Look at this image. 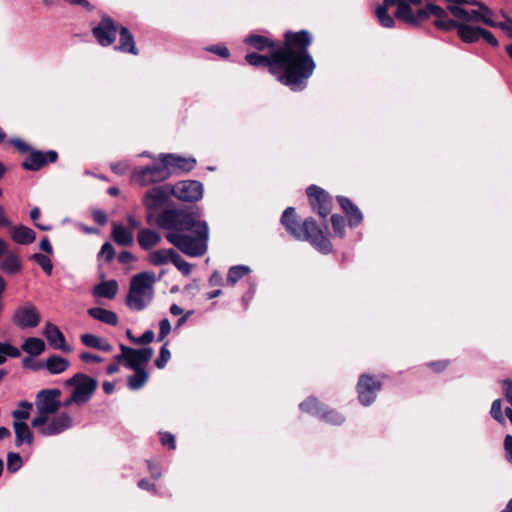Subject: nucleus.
<instances>
[{
  "label": "nucleus",
  "mask_w": 512,
  "mask_h": 512,
  "mask_svg": "<svg viewBox=\"0 0 512 512\" xmlns=\"http://www.w3.org/2000/svg\"><path fill=\"white\" fill-rule=\"evenodd\" d=\"M312 35L307 30L285 33L283 47H277L270 55L255 52L245 56L246 62L255 67H268L269 72L292 91H302L313 74L315 62L308 51Z\"/></svg>",
  "instance_id": "1"
},
{
  "label": "nucleus",
  "mask_w": 512,
  "mask_h": 512,
  "mask_svg": "<svg viewBox=\"0 0 512 512\" xmlns=\"http://www.w3.org/2000/svg\"><path fill=\"white\" fill-rule=\"evenodd\" d=\"M164 231L166 240L189 257H201L208 250L209 227L186 209L172 207L154 221Z\"/></svg>",
  "instance_id": "2"
},
{
  "label": "nucleus",
  "mask_w": 512,
  "mask_h": 512,
  "mask_svg": "<svg viewBox=\"0 0 512 512\" xmlns=\"http://www.w3.org/2000/svg\"><path fill=\"white\" fill-rule=\"evenodd\" d=\"M280 221L286 231L295 239L310 242L312 246L323 254H329L332 251V243L312 217L306 218L302 225H300L296 220L295 209L287 207Z\"/></svg>",
  "instance_id": "3"
},
{
  "label": "nucleus",
  "mask_w": 512,
  "mask_h": 512,
  "mask_svg": "<svg viewBox=\"0 0 512 512\" xmlns=\"http://www.w3.org/2000/svg\"><path fill=\"white\" fill-rule=\"evenodd\" d=\"M155 282V274L149 271L138 273L130 279V310L142 311L150 305Z\"/></svg>",
  "instance_id": "4"
},
{
  "label": "nucleus",
  "mask_w": 512,
  "mask_h": 512,
  "mask_svg": "<svg viewBox=\"0 0 512 512\" xmlns=\"http://www.w3.org/2000/svg\"><path fill=\"white\" fill-rule=\"evenodd\" d=\"M120 33V44L115 47L116 50L128 52V27L119 26L107 14H103L98 23L92 26V34L97 43L102 47L113 44Z\"/></svg>",
  "instance_id": "5"
},
{
  "label": "nucleus",
  "mask_w": 512,
  "mask_h": 512,
  "mask_svg": "<svg viewBox=\"0 0 512 512\" xmlns=\"http://www.w3.org/2000/svg\"><path fill=\"white\" fill-rule=\"evenodd\" d=\"M448 6L443 8L432 2H427L424 6L415 10L412 19L408 25L419 27L424 21H427L431 16L435 17L433 25L442 31H451L458 26L457 20L449 16Z\"/></svg>",
  "instance_id": "6"
},
{
  "label": "nucleus",
  "mask_w": 512,
  "mask_h": 512,
  "mask_svg": "<svg viewBox=\"0 0 512 512\" xmlns=\"http://www.w3.org/2000/svg\"><path fill=\"white\" fill-rule=\"evenodd\" d=\"M172 197V184L164 183L149 188L142 196L148 219L155 221L162 211L172 208Z\"/></svg>",
  "instance_id": "7"
},
{
  "label": "nucleus",
  "mask_w": 512,
  "mask_h": 512,
  "mask_svg": "<svg viewBox=\"0 0 512 512\" xmlns=\"http://www.w3.org/2000/svg\"><path fill=\"white\" fill-rule=\"evenodd\" d=\"M132 176L135 181L141 186H149L162 183L171 177L165 161L162 160L160 153L153 163L143 166L135 167L132 171Z\"/></svg>",
  "instance_id": "8"
},
{
  "label": "nucleus",
  "mask_w": 512,
  "mask_h": 512,
  "mask_svg": "<svg viewBox=\"0 0 512 512\" xmlns=\"http://www.w3.org/2000/svg\"><path fill=\"white\" fill-rule=\"evenodd\" d=\"M396 5L395 17L408 24L409 21H413L412 16L415 10L409 7L408 0H383L382 4L376 8V16L380 25L384 28H393L395 26L394 18L389 15V7Z\"/></svg>",
  "instance_id": "9"
},
{
  "label": "nucleus",
  "mask_w": 512,
  "mask_h": 512,
  "mask_svg": "<svg viewBox=\"0 0 512 512\" xmlns=\"http://www.w3.org/2000/svg\"><path fill=\"white\" fill-rule=\"evenodd\" d=\"M299 409L301 412L314 415L319 419L333 425H341L345 421L344 416L335 410L328 409L327 407L321 405L314 397H309L305 401L301 402L299 404Z\"/></svg>",
  "instance_id": "10"
},
{
  "label": "nucleus",
  "mask_w": 512,
  "mask_h": 512,
  "mask_svg": "<svg viewBox=\"0 0 512 512\" xmlns=\"http://www.w3.org/2000/svg\"><path fill=\"white\" fill-rule=\"evenodd\" d=\"M173 196L183 202H197L203 197V184L197 180H182L172 184Z\"/></svg>",
  "instance_id": "11"
},
{
  "label": "nucleus",
  "mask_w": 512,
  "mask_h": 512,
  "mask_svg": "<svg viewBox=\"0 0 512 512\" xmlns=\"http://www.w3.org/2000/svg\"><path fill=\"white\" fill-rule=\"evenodd\" d=\"M306 194L312 208L322 219H326L332 208L331 196L324 189L314 184L307 187Z\"/></svg>",
  "instance_id": "12"
},
{
  "label": "nucleus",
  "mask_w": 512,
  "mask_h": 512,
  "mask_svg": "<svg viewBox=\"0 0 512 512\" xmlns=\"http://www.w3.org/2000/svg\"><path fill=\"white\" fill-rule=\"evenodd\" d=\"M66 384L73 386V392L81 400L82 403H86L92 397L94 391L97 388V381L87 376L84 373L78 372L73 377L66 381Z\"/></svg>",
  "instance_id": "13"
},
{
  "label": "nucleus",
  "mask_w": 512,
  "mask_h": 512,
  "mask_svg": "<svg viewBox=\"0 0 512 512\" xmlns=\"http://www.w3.org/2000/svg\"><path fill=\"white\" fill-rule=\"evenodd\" d=\"M381 387V382L377 381L372 375H361L356 387L359 402L364 406L371 405L375 401Z\"/></svg>",
  "instance_id": "14"
},
{
  "label": "nucleus",
  "mask_w": 512,
  "mask_h": 512,
  "mask_svg": "<svg viewBox=\"0 0 512 512\" xmlns=\"http://www.w3.org/2000/svg\"><path fill=\"white\" fill-rule=\"evenodd\" d=\"M40 321V313L31 304L18 307L12 316L13 324L22 330L34 328L39 325Z\"/></svg>",
  "instance_id": "15"
},
{
  "label": "nucleus",
  "mask_w": 512,
  "mask_h": 512,
  "mask_svg": "<svg viewBox=\"0 0 512 512\" xmlns=\"http://www.w3.org/2000/svg\"><path fill=\"white\" fill-rule=\"evenodd\" d=\"M57 160L58 153L55 150L43 152L32 148L21 166L27 171H38L49 163H55Z\"/></svg>",
  "instance_id": "16"
},
{
  "label": "nucleus",
  "mask_w": 512,
  "mask_h": 512,
  "mask_svg": "<svg viewBox=\"0 0 512 512\" xmlns=\"http://www.w3.org/2000/svg\"><path fill=\"white\" fill-rule=\"evenodd\" d=\"M162 160L165 161V164L171 173H187L192 171L196 166V159L192 156L184 157L175 153H161Z\"/></svg>",
  "instance_id": "17"
},
{
  "label": "nucleus",
  "mask_w": 512,
  "mask_h": 512,
  "mask_svg": "<svg viewBox=\"0 0 512 512\" xmlns=\"http://www.w3.org/2000/svg\"><path fill=\"white\" fill-rule=\"evenodd\" d=\"M43 335L51 348L70 352L71 347L67 344L64 334L55 324L47 322L43 329Z\"/></svg>",
  "instance_id": "18"
},
{
  "label": "nucleus",
  "mask_w": 512,
  "mask_h": 512,
  "mask_svg": "<svg viewBox=\"0 0 512 512\" xmlns=\"http://www.w3.org/2000/svg\"><path fill=\"white\" fill-rule=\"evenodd\" d=\"M73 420L67 413H60L48 422L42 429H39V433L42 436L50 437L58 435L67 429L72 427Z\"/></svg>",
  "instance_id": "19"
},
{
  "label": "nucleus",
  "mask_w": 512,
  "mask_h": 512,
  "mask_svg": "<svg viewBox=\"0 0 512 512\" xmlns=\"http://www.w3.org/2000/svg\"><path fill=\"white\" fill-rule=\"evenodd\" d=\"M60 394L61 391L57 388L40 390L36 395V407L40 406L43 409L57 412L61 407V402L58 399Z\"/></svg>",
  "instance_id": "20"
},
{
  "label": "nucleus",
  "mask_w": 512,
  "mask_h": 512,
  "mask_svg": "<svg viewBox=\"0 0 512 512\" xmlns=\"http://www.w3.org/2000/svg\"><path fill=\"white\" fill-rule=\"evenodd\" d=\"M337 201L348 218L349 227L359 226L363 221V214L360 209L345 196H337Z\"/></svg>",
  "instance_id": "21"
},
{
  "label": "nucleus",
  "mask_w": 512,
  "mask_h": 512,
  "mask_svg": "<svg viewBox=\"0 0 512 512\" xmlns=\"http://www.w3.org/2000/svg\"><path fill=\"white\" fill-rule=\"evenodd\" d=\"M153 353L154 351L151 347L130 348V369H146Z\"/></svg>",
  "instance_id": "22"
},
{
  "label": "nucleus",
  "mask_w": 512,
  "mask_h": 512,
  "mask_svg": "<svg viewBox=\"0 0 512 512\" xmlns=\"http://www.w3.org/2000/svg\"><path fill=\"white\" fill-rule=\"evenodd\" d=\"M4 257L0 259V271L6 275H15L22 270V261L20 257L14 253L7 250V252L3 255Z\"/></svg>",
  "instance_id": "23"
},
{
  "label": "nucleus",
  "mask_w": 512,
  "mask_h": 512,
  "mask_svg": "<svg viewBox=\"0 0 512 512\" xmlns=\"http://www.w3.org/2000/svg\"><path fill=\"white\" fill-rule=\"evenodd\" d=\"M454 29L457 30V35L462 42L467 44L476 43L480 39L481 27L472 26L464 22H458V26Z\"/></svg>",
  "instance_id": "24"
},
{
  "label": "nucleus",
  "mask_w": 512,
  "mask_h": 512,
  "mask_svg": "<svg viewBox=\"0 0 512 512\" xmlns=\"http://www.w3.org/2000/svg\"><path fill=\"white\" fill-rule=\"evenodd\" d=\"M13 429L15 432L16 447H21L23 444L31 445L33 443V433L26 422L14 421Z\"/></svg>",
  "instance_id": "25"
},
{
  "label": "nucleus",
  "mask_w": 512,
  "mask_h": 512,
  "mask_svg": "<svg viewBox=\"0 0 512 512\" xmlns=\"http://www.w3.org/2000/svg\"><path fill=\"white\" fill-rule=\"evenodd\" d=\"M11 237L13 241L20 245H28L35 241L36 233L33 229L19 225L15 226L11 231Z\"/></svg>",
  "instance_id": "26"
},
{
  "label": "nucleus",
  "mask_w": 512,
  "mask_h": 512,
  "mask_svg": "<svg viewBox=\"0 0 512 512\" xmlns=\"http://www.w3.org/2000/svg\"><path fill=\"white\" fill-rule=\"evenodd\" d=\"M43 365L51 375H57L69 368L70 361L62 356L54 354L48 357Z\"/></svg>",
  "instance_id": "27"
},
{
  "label": "nucleus",
  "mask_w": 512,
  "mask_h": 512,
  "mask_svg": "<svg viewBox=\"0 0 512 512\" xmlns=\"http://www.w3.org/2000/svg\"><path fill=\"white\" fill-rule=\"evenodd\" d=\"M80 340L84 346L103 352H110L113 349L112 345L107 340L91 333L82 334Z\"/></svg>",
  "instance_id": "28"
},
{
  "label": "nucleus",
  "mask_w": 512,
  "mask_h": 512,
  "mask_svg": "<svg viewBox=\"0 0 512 512\" xmlns=\"http://www.w3.org/2000/svg\"><path fill=\"white\" fill-rule=\"evenodd\" d=\"M244 43L250 45L258 51H263L267 48L271 49V52L277 47H282L281 45L276 44L274 41L269 38L258 35V34H250L244 39Z\"/></svg>",
  "instance_id": "29"
},
{
  "label": "nucleus",
  "mask_w": 512,
  "mask_h": 512,
  "mask_svg": "<svg viewBox=\"0 0 512 512\" xmlns=\"http://www.w3.org/2000/svg\"><path fill=\"white\" fill-rule=\"evenodd\" d=\"M118 291V283L116 280L102 281L92 290V294L96 297L113 299Z\"/></svg>",
  "instance_id": "30"
},
{
  "label": "nucleus",
  "mask_w": 512,
  "mask_h": 512,
  "mask_svg": "<svg viewBox=\"0 0 512 512\" xmlns=\"http://www.w3.org/2000/svg\"><path fill=\"white\" fill-rule=\"evenodd\" d=\"M87 313L93 319L111 326H115L118 322L116 313L105 308L92 307L88 309Z\"/></svg>",
  "instance_id": "31"
},
{
  "label": "nucleus",
  "mask_w": 512,
  "mask_h": 512,
  "mask_svg": "<svg viewBox=\"0 0 512 512\" xmlns=\"http://www.w3.org/2000/svg\"><path fill=\"white\" fill-rule=\"evenodd\" d=\"M176 253L177 251L173 248L158 249L149 253L148 260L154 266H161L169 262L172 263Z\"/></svg>",
  "instance_id": "32"
},
{
  "label": "nucleus",
  "mask_w": 512,
  "mask_h": 512,
  "mask_svg": "<svg viewBox=\"0 0 512 512\" xmlns=\"http://www.w3.org/2000/svg\"><path fill=\"white\" fill-rule=\"evenodd\" d=\"M137 240L142 249L150 250L161 241V236L154 230L142 229L138 232Z\"/></svg>",
  "instance_id": "33"
},
{
  "label": "nucleus",
  "mask_w": 512,
  "mask_h": 512,
  "mask_svg": "<svg viewBox=\"0 0 512 512\" xmlns=\"http://www.w3.org/2000/svg\"><path fill=\"white\" fill-rule=\"evenodd\" d=\"M121 353L116 355L114 358V362L110 363L106 368V373L108 375L115 374L119 371L120 365L128 368V346L125 344H120Z\"/></svg>",
  "instance_id": "34"
},
{
  "label": "nucleus",
  "mask_w": 512,
  "mask_h": 512,
  "mask_svg": "<svg viewBox=\"0 0 512 512\" xmlns=\"http://www.w3.org/2000/svg\"><path fill=\"white\" fill-rule=\"evenodd\" d=\"M21 348L30 356H38L45 350V343L40 338L29 337L23 342Z\"/></svg>",
  "instance_id": "35"
},
{
  "label": "nucleus",
  "mask_w": 512,
  "mask_h": 512,
  "mask_svg": "<svg viewBox=\"0 0 512 512\" xmlns=\"http://www.w3.org/2000/svg\"><path fill=\"white\" fill-rule=\"evenodd\" d=\"M251 269L247 265H234L228 269L226 283L229 286H234L242 277L248 275Z\"/></svg>",
  "instance_id": "36"
},
{
  "label": "nucleus",
  "mask_w": 512,
  "mask_h": 512,
  "mask_svg": "<svg viewBox=\"0 0 512 512\" xmlns=\"http://www.w3.org/2000/svg\"><path fill=\"white\" fill-rule=\"evenodd\" d=\"M133 373L130 375V389L139 390L147 382L149 373L147 369H131Z\"/></svg>",
  "instance_id": "37"
},
{
  "label": "nucleus",
  "mask_w": 512,
  "mask_h": 512,
  "mask_svg": "<svg viewBox=\"0 0 512 512\" xmlns=\"http://www.w3.org/2000/svg\"><path fill=\"white\" fill-rule=\"evenodd\" d=\"M30 260L37 263L46 275L50 276L52 274L53 264L47 255L34 253L30 256Z\"/></svg>",
  "instance_id": "38"
},
{
  "label": "nucleus",
  "mask_w": 512,
  "mask_h": 512,
  "mask_svg": "<svg viewBox=\"0 0 512 512\" xmlns=\"http://www.w3.org/2000/svg\"><path fill=\"white\" fill-rule=\"evenodd\" d=\"M18 407V409L12 412V417L16 419V421L25 422V420H27L30 416L29 411L32 409L33 405L31 402L23 400L19 402Z\"/></svg>",
  "instance_id": "39"
},
{
  "label": "nucleus",
  "mask_w": 512,
  "mask_h": 512,
  "mask_svg": "<svg viewBox=\"0 0 512 512\" xmlns=\"http://www.w3.org/2000/svg\"><path fill=\"white\" fill-rule=\"evenodd\" d=\"M112 238L119 245H128V227L113 224Z\"/></svg>",
  "instance_id": "40"
},
{
  "label": "nucleus",
  "mask_w": 512,
  "mask_h": 512,
  "mask_svg": "<svg viewBox=\"0 0 512 512\" xmlns=\"http://www.w3.org/2000/svg\"><path fill=\"white\" fill-rule=\"evenodd\" d=\"M54 413L55 412L48 409H43L40 406L37 407V416L31 421V426L37 428L38 430L42 429V427L47 424L49 415Z\"/></svg>",
  "instance_id": "41"
},
{
  "label": "nucleus",
  "mask_w": 512,
  "mask_h": 512,
  "mask_svg": "<svg viewBox=\"0 0 512 512\" xmlns=\"http://www.w3.org/2000/svg\"><path fill=\"white\" fill-rule=\"evenodd\" d=\"M23 466V460L19 453L8 452L7 453V470L10 473H16Z\"/></svg>",
  "instance_id": "42"
},
{
  "label": "nucleus",
  "mask_w": 512,
  "mask_h": 512,
  "mask_svg": "<svg viewBox=\"0 0 512 512\" xmlns=\"http://www.w3.org/2000/svg\"><path fill=\"white\" fill-rule=\"evenodd\" d=\"M115 257V250L110 242H105L100 251L97 254V260L99 262V266H101V261L104 260L106 263H110Z\"/></svg>",
  "instance_id": "43"
},
{
  "label": "nucleus",
  "mask_w": 512,
  "mask_h": 512,
  "mask_svg": "<svg viewBox=\"0 0 512 512\" xmlns=\"http://www.w3.org/2000/svg\"><path fill=\"white\" fill-rule=\"evenodd\" d=\"M334 234L339 238L345 236V219L339 214H333L330 218Z\"/></svg>",
  "instance_id": "44"
},
{
  "label": "nucleus",
  "mask_w": 512,
  "mask_h": 512,
  "mask_svg": "<svg viewBox=\"0 0 512 512\" xmlns=\"http://www.w3.org/2000/svg\"><path fill=\"white\" fill-rule=\"evenodd\" d=\"M491 417L497 421L499 424L505 423V416L502 412V399H495L491 404L490 409Z\"/></svg>",
  "instance_id": "45"
},
{
  "label": "nucleus",
  "mask_w": 512,
  "mask_h": 512,
  "mask_svg": "<svg viewBox=\"0 0 512 512\" xmlns=\"http://www.w3.org/2000/svg\"><path fill=\"white\" fill-rule=\"evenodd\" d=\"M172 264L184 275L188 276L191 274L192 265L185 261L180 254L177 252L175 257L172 259Z\"/></svg>",
  "instance_id": "46"
},
{
  "label": "nucleus",
  "mask_w": 512,
  "mask_h": 512,
  "mask_svg": "<svg viewBox=\"0 0 512 512\" xmlns=\"http://www.w3.org/2000/svg\"><path fill=\"white\" fill-rule=\"evenodd\" d=\"M0 354L7 360V357L18 358L20 350L9 342H0Z\"/></svg>",
  "instance_id": "47"
},
{
  "label": "nucleus",
  "mask_w": 512,
  "mask_h": 512,
  "mask_svg": "<svg viewBox=\"0 0 512 512\" xmlns=\"http://www.w3.org/2000/svg\"><path fill=\"white\" fill-rule=\"evenodd\" d=\"M171 358L170 350L167 347V343H165L159 351V355L155 360V366L158 369H163L167 365L168 361Z\"/></svg>",
  "instance_id": "48"
},
{
  "label": "nucleus",
  "mask_w": 512,
  "mask_h": 512,
  "mask_svg": "<svg viewBox=\"0 0 512 512\" xmlns=\"http://www.w3.org/2000/svg\"><path fill=\"white\" fill-rule=\"evenodd\" d=\"M491 27L502 30L507 35V37L512 39V18H507L506 20L502 21L493 20Z\"/></svg>",
  "instance_id": "49"
},
{
  "label": "nucleus",
  "mask_w": 512,
  "mask_h": 512,
  "mask_svg": "<svg viewBox=\"0 0 512 512\" xmlns=\"http://www.w3.org/2000/svg\"><path fill=\"white\" fill-rule=\"evenodd\" d=\"M448 11L456 19L462 20L464 23L468 22V11L460 5H448Z\"/></svg>",
  "instance_id": "50"
},
{
  "label": "nucleus",
  "mask_w": 512,
  "mask_h": 512,
  "mask_svg": "<svg viewBox=\"0 0 512 512\" xmlns=\"http://www.w3.org/2000/svg\"><path fill=\"white\" fill-rule=\"evenodd\" d=\"M155 335L152 330L145 331L140 337H135L130 333V342L135 344H147L153 341Z\"/></svg>",
  "instance_id": "51"
},
{
  "label": "nucleus",
  "mask_w": 512,
  "mask_h": 512,
  "mask_svg": "<svg viewBox=\"0 0 512 512\" xmlns=\"http://www.w3.org/2000/svg\"><path fill=\"white\" fill-rule=\"evenodd\" d=\"M44 363L41 361H36L32 358V356L25 357L22 359V366L26 369H30L32 371H38L44 368Z\"/></svg>",
  "instance_id": "52"
},
{
  "label": "nucleus",
  "mask_w": 512,
  "mask_h": 512,
  "mask_svg": "<svg viewBox=\"0 0 512 512\" xmlns=\"http://www.w3.org/2000/svg\"><path fill=\"white\" fill-rule=\"evenodd\" d=\"M171 331V324L167 318L162 319L159 322V334L158 341H163Z\"/></svg>",
  "instance_id": "53"
},
{
  "label": "nucleus",
  "mask_w": 512,
  "mask_h": 512,
  "mask_svg": "<svg viewBox=\"0 0 512 512\" xmlns=\"http://www.w3.org/2000/svg\"><path fill=\"white\" fill-rule=\"evenodd\" d=\"M483 14L478 10H471L468 11V22L470 21H476V22H482L485 25L491 27L493 20L484 19L482 17Z\"/></svg>",
  "instance_id": "54"
},
{
  "label": "nucleus",
  "mask_w": 512,
  "mask_h": 512,
  "mask_svg": "<svg viewBox=\"0 0 512 512\" xmlns=\"http://www.w3.org/2000/svg\"><path fill=\"white\" fill-rule=\"evenodd\" d=\"M160 442L163 446H167L171 450L176 448L175 437L169 432L160 433Z\"/></svg>",
  "instance_id": "55"
},
{
  "label": "nucleus",
  "mask_w": 512,
  "mask_h": 512,
  "mask_svg": "<svg viewBox=\"0 0 512 512\" xmlns=\"http://www.w3.org/2000/svg\"><path fill=\"white\" fill-rule=\"evenodd\" d=\"M11 145H13L20 153H27L32 150V147L19 138L10 139Z\"/></svg>",
  "instance_id": "56"
},
{
  "label": "nucleus",
  "mask_w": 512,
  "mask_h": 512,
  "mask_svg": "<svg viewBox=\"0 0 512 512\" xmlns=\"http://www.w3.org/2000/svg\"><path fill=\"white\" fill-rule=\"evenodd\" d=\"M503 394L508 401V403L512 406V380L504 379L501 381Z\"/></svg>",
  "instance_id": "57"
},
{
  "label": "nucleus",
  "mask_w": 512,
  "mask_h": 512,
  "mask_svg": "<svg viewBox=\"0 0 512 512\" xmlns=\"http://www.w3.org/2000/svg\"><path fill=\"white\" fill-rule=\"evenodd\" d=\"M480 38H483L492 47H498L499 42L497 38L489 31L481 27Z\"/></svg>",
  "instance_id": "58"
},
{
  "label": "nucleus",
  "mask_w": 512,
  "mask_h": 512,
  "mask_svg": "<svg viewBox=\"0 0 512 512\" xmlns=\"http://www.w3.org/2000/svg\"><path fill=\"white\" fill-rule=\"evenodd\" d=\"M207 51L217 54L222 58H228L230 55L228 48L223 45H211L207 48Z\"/></svg>",
  "instance_id": "59"
},
{
  "label": "nucleus",
  "mask_w": 512,
  "mask_h": 512,
  "mask_svg": "<svg viewBox=\"0 0 512 512\" xmlns=\"http://www.w3.org/2000/svg\"><path fill=\"white\" fill-rule=\"evenodd\" d=\"M79 358L81 361H83L85 363H88V362L100 363L103 361V358L101 356L90 353V352H86V351L80 353Z\"/></svg>",
  "instance_id": "60"
},
{
  "label": "nucleus",
  "mask_w": 512,
  "mask_h": 512,
  "mask_svg": "<svg viewBox=\"0 0 512 512\" xmlns=\"http://www.w3.org/2000/svg\"><path fill=\"white\" fill-rule=\"evenodd\" d=\"M255 293H256V284L254 282H251L248 291L242 297V301H243L245 309H247L248 304L254 297Z\"/></svg>",
  "instance_id": "61"
},
{
  "label": "nucleus",
  "mask_w": 512,
  "mask_h": 512,
  "mask_svg": "<svg viewBox=\"0 0 512 512\" xmlns=\"http://www.w3.org/2000/svg\"><path fill=\"white\" fill-rule=\"evenodd\" d=\"M93 220L103 226L108 222L107 214L102 210H94L92 213Z\"/></svg>",
  "instance_id": "62"
},
{
  "label": "nucleus",
  "mask_w": 512,
  "mask_h": 512,
  "mask_svg": "<svg viewBox=\"0 0 512 512\" xmlns=\"http://www.w3.org/2000/svg\"><path fill=\"white\" fill-rule=\"evenodd\" d=\"M504 448L507 460L512 464V435H506L504 438Z\"/></svg>",
  "instance_id": "63"
},
{
  "label": "nucleus",
  "mask_w": 512,
  "mask_h": 512,
  "mask_svg": "<svg viewBox=\"0 0 512 512\" xmlns=\"http://www.w3.org/2000/svg\"><path fill=\"white\" fill-rule=\"evenodd\" d=\"M39 248L44 251L45 253L47 254H52L53 253V248H52V245L50 243V240L47 236L43 237L39 243Z\"/></svg>",
  "instance_id": "64"
}]
</instances>
